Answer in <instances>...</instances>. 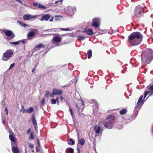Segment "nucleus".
Returning <instances> with one entry per match:
<instances>
[{
    "label": "nucleus",
    "mask_w": 153,
    "mask_h": 153,
    "mask_svg": "<svg viewBox=\"0 0 153 153\" xmlns=\"http://www.w3.org/2000/svg\"><path fill=\"white\" fill-rule=\"evenodd\" d=\"M8 113V110H7V111H6V113L7 114Z\"/></svg>",
    "instance_id": "61"
},
{
    "label": "nucleus",
    "mask_w": 153,
    "mask_h": 153,
    "mask_svg": "<svg viewBox=\"0 0 153 153\" xmlns=\"http://www.w3.org/2000/svg\"><path fill=\"white\" fill-rule=\"evenodd\" d=\"M69 141L71 142V145H73L75 143V141L73 139L71 138L70 139Z\"/></svg>",
    "instance_id": "36"
},
{
    "label": "nucleus",
    "mask_w": 153,
    "mask_h": 153,
    "mask_svg": "<svg viewBox=\"0 0 153 153\" xmlns=\"http://www.w3.org/2000/svg\"><path fill=\"white\" fill-rule=\"evenodd\" d=\"M4 103V102H3V101L2 100L1 102V103L2 104V103L3 104V103Z\"/></svg>",
    "instance_id": "62"
},
{
    "label": "nucleus",
    "mask_w": 153,
    "mask_h": 153,
    "mask_svg": "<svg viewBox=\"0 0 153 153\" xmlns=\"http://www.w3.org/2000/svg\"><path fill=\"white\" fill-rule=\"evenodd\" d=\"M88 58L90 59L92 56V51L91 49H89L87 51Z\"/></svg>",
    "instance_id": "24"
},
{
    "label": "nucleus",
    "mask_w": 153,
    "mask_h": 153,
    "mask_svg": "<svg viewBox=\"0 0 153 153\" xmlns=\"http://www.w3.org/2000/svg\"><path fill=\"white\" fill-rule=\"evenodd\" d=\"M35 70V67H34L32 69V71L33 72V73H34Z\"/></svg>",
    "instance_id": "50"
},
{
    "label": "nucleus",
    "mask_w": 153,
    "mask_h": 153,
    "mask_svg": "<svg viewBox=\"0 0 153 153\" xmlns=\"http://www.w3.org/2000/svg\"><path fill=\"white\" fill-rule=\"evenodd\" d=\"M10 44L11 45H17L19 44V42L18 41L15 42H10Z\"/></svg>",
    "instance_id": "33"
},
{
    "label": "nucleus",
    "mask_w": 153,
    "mask_h": 153,
    "mask_svg": "<svg viewBox=\"0 0 153 153\" xmlns=\"http://www.w3.org/2000/svg\"><path fill=\"white\" fill-rule=\"evenodd\" d=\"M76 105L77 108L79 107L78 105L76 103Z\"/></svg>",
    "instance_id": "60"
},
{
    "label": "nucleus",
    "mask_w": 153,
    "mask_h": 153,
    "mask_svg": "<svg viewBox=\"0 0 153 153\" xmlns=\"http://www.w3.org/2000/svg\"><path fill=\"white\" fill-rule=\"evenodd\" d=\"M5 111H7V108H6L5 109Z\"/></svg>",
    "instance_id": "64"
},
{
    "label": "nucleus",
    "mask_w": 153,
    "mask_h": 153,
    "mask_svg": "<svg viewBox=\"0 0 153 153\" xmlns=\"http://www.w3.org/2000/svg\"><path fill=\"white\" fill-rule=\"evenodd\" d=\"M10 140L11 141V145L14 144H16V139L14 136L12 134H10L9 136Z\"/></svg>",
    "instance_id": "20"
},
{
    "label": "nucleus",
    "mask_w": 153,
    "mask_h": 153,
    "mask_svg": "<svg viewBox=\"0 0 153 153\" xmlns=\"http://www.w3.org/2000/svg\"><path fill=\"white\" fill-rule=\"evenodd\" d=\"M53 92L55 94V95H62V91L60 90L54 88L52 90Z\"/></svg>",
    "instance_id": "19"
},
{
    "label": "nucleus",
    "mask_w": 153,
    "mask_h": 153,
    "mask_svg": "<svg viewBox=\"0 0 153 153\" xmlns=\"http://www.w3.org/2000/svg\"><path fill=\"white\" fill-rule=\"evenodd\" d=\"M40 146H37L36 147V151L37 152H39L40 151V150L39 149V147Z\"/></svg>",
    "instance_id": "43"
},
{
    "label": "nucleus",
    "mask_w": 153,
    "mask_h": 153,
    "mask_svg": "<svg viewBox=\"0 0 153 153\" xmlns=\"http://www.w3.org/2000/svg\"><path fill=\"white\" fill-rule=\"evenodd\" d=\"M53 17H52L50 19V22H52L53 20Z\"/></svg>",
    "instance_id": "55"
},
{
    "label": "nucleus",
    "mask_w": 153,
    "mask_h": 153,
    "mask_svg": "<svg viewBox=\"0 0 153 153\" xmlns=\"http://www.w3.org/2000/svg\"><path fill=\"white\" fill-rule=\"evenodd\" d=\"M149 93V91H146L144 92V99L146 97V96Z\"/></svg>",
    "instance_id": "37"
},
{
    "label": "nucleus",
    "mask_w": 153,
    "mask_h": 153,
    "mask_svg": "<svg viewBox=\"0 0 153 153\" xmlns=\"http://www.w3.org/2000/svg\"><path fill=\"white\" fill-rule=\"evenodd\" d=\"M36 131L37 132L38 131V127L37 125L34 126Z\"/></svg>",
    "instance_id": "46"
},
{
    "label": "nucleus",
    "mask_w": 153,
    "mask_h": 153,
    "mask_svg": "<svg viewBox=\"0 0 153 153\" xmlns=\"http://www.w3.org/2000/svg\"><path fill=\"white\" fill-rule=\"evenodd\" d=\"M18 1L21 4H23L22 2L20 0H18Z\"/></svg>",
    "instance_id": "53"
},
{
    "label": "nucleus",
    "mask_w": 153,
    "mask_h": 153,
    "mask_svg": "<svg viewBox=\"0 0 153 153\" xmlns=\"http://www.w3.org/2000/svg\"><path fill=\"white\" fill-rule=\"evenodd\" d=\"M32 122L33 123V126H36V125H37V123L36 122V120L35 117V115L34 114H33L32 116Z\"/></svg>",
    "instance_id": "22"
},
{
    "label": "nucleus",
    "mask_w": 153,
    "mask_h": 153,
    "mask_svg": "<svg viewBox=\"0 0 153 153\" xmlns=\"http://www.w3.org/2000/svg\"><path fill=\"white\" fill-rule=\"evenodd\" d=\"M45 104V98H44L43 100L41 101V104L42 105H44Z\"/></svg>",
    "instance_id": "40"
},
{
    "label": "nucleus",
    "mask_w": 153,
    "mask_h": 153,
    "mask_svg": "<svg viewBox=\"0 0 153 153\" xmlns=\"http://www.w3.org/2000/svg\"><path fill=\"white\" fill-rule=\"evenodd\" d=\"M78 143L81 145H83L85 144V140L84 138H81L78 140Z\"/></svg>",
    "instance_id": "27"
},
{
    "label": "nucleus",
    "mask_w": 153,
    "mask_h": 153,
    "mask_svg": "<svg viewBox=\"0 0 153 153\" xmlns=\"http://www.w3.org/2000/svg\"><path fill=\"white\" fill-rule=\"evenodd\" d=\"M153 58V51L150 48L147 49L142 51L141 59L142 63L146 65L149 64Z\"/></svg>",
    "instance_id": "1"
},
{
    "label": "nucleus",
    "mask_w": 153,
    "mask_h": 153,
    "mask_svg": "<svg viewBox=\"0 0 153 153\" xmlns=\"http://www.w3.org/2000/svg\"><path fill=\"white\" fill-rule=\"evenodd\" d=\"M22 110H23L24 109H25L24 108V105H22Z\"/></svg>",
    "instance_id": "56"
},
{
    "label": "nucleus",
    "mask_w": 153,
    "mask_h": 153,
    "mask_svg": "<svg viewBox=\"0 0 153 153\" xmlns=\"http://www.w3.org/2000/svg\"><path fill=\"white\" fill-rule=\"evenodd\" d=\"M69 111L70 112L71 115L72 117V119H73V120L74 121V117L73 112V111L72 109L71 108V107L69 108Z\"/></svg>",
    "instance_id": "32"
},
{
    "label": "nucleus",
    "mask_w": 153,
    "mask_h": 153,
    "mask_svg": "<svg viewBox=\"0 0 153 153\" xmlns=\"http://www.w3.org/2000/svg\"><path fill=\"white\" fill-rule=\"evenodd\" d=\"M29 147L32 149L33 148V144H30L29 145Z\"/></svg>",
    "instance_id": "48"
},
{
    "label": "nucleus",
    "mask_w": 153,
    "mask_h": 153,
    "mask_svg": "<svg viewBox=\"0 0 153 153\" xmlns=\"http://www.w3.org/2000/svg\"><path fill=\"white\" fill-rule=\"evenodd\" d=\"M17 22L19 25L23 27H25L27 26L26 24L20 21H17Z\"/></svg>",
    "instance_id": "25"
},
{
    "label": "nucleus",
    "mask_w": 153,
    "mask_h": 153,
    "mask_svg": "<svg viewBox=\"0 0 153 153\" xmlns=\"http://www.w3.org/2000/svg\"><path fill=\"white\" fill-rule=\"evenodd\" d=\"M31 129L30 128H29L27 131V134H29L31 132Z\"/></svg>",
    "instance_id": "45"
},
{
    "label": "nucleus",
    "mask_w": 153,
    "mask_h": 153,
    "mask_svg": "<svg viewBox=\"0 0 153 153\" xmlns=\"http://www.w3.org/2000/svg\"><path fill=\"white\" fill-rule=\"evenodd\" d=\"M147 89L150 90L151 92L149 96H152L153 95V85L149 87H147Z\"/></svg>",
    "instance_id": "23"
},
{
    "label": "nucleus",
    "mask_w": 153,
    "mask_h": 153,
    "mask_svg": "<svg viewBox=\"0 0 153 153\" xmlns=\"http://www.w3.org/2000/svg\"><path fill=\"white\" fill-rule=\"evenodd\" d=\"M141 38H137L131 37L129 36L128 37V41L132 45L136 46L140 44L142 41Z\"/></svg>",
    "instance_id": "4"
},
{
    "label": "nucleus",
    "mask_w": 153,
    "mask_h": 153,
    "mask_svg": "<svg viewBox=\"0 0 153 153\" xmlns=\"http://www.w3.org/2000/svg\"><path fill=\"white\" fill-rule=\"evenodd\" d=\"M134 14L137 17L140 18L143 16V9L141 6L138 5L136 7Z\"/></svg>",
    "instance_id": "3"
},
{
    "label": "nucleus",
    "mask_w": 153,
    "mask_h": 153,
    "mask_svg": "<svg viewBox=\"0 0 153 153\" xmlns=\"http://www.w3.org/2000/svg\"><path fill=\"white\" fill-rule=\"evenodd\" d=\"M33 134V132L32 131L31 133L30 134V136L29 137V139L30 140H33L34 139Z\"/></svg>",
    "instance_id": "34"
},
{
    "label": "nucleus",
    "mask_w": 153,
    "mask_h": 153,
    "mask_svg": "<svg viewBox=\"0 0 153 153\" xmlns=\"http://www.w3.org/2000/svg\"><path fill=\"white\" fill-rule=\"evenodd\" d=\"M14 52V50L12 49L7 50L3 54V60L6 61L12 57Z\"/></svg>",
    "instance_id": "5"
},
{
    "label": "nucleus",
    "mask_w": 153,
    "mask_h": 153,
    "mask_svg": "<svg viewBox=\"0 0 153 153\" xmlns=\"http://www.w3.org/2000/svg\"><path fill=\"white\" fill-rule=\"evenodd\" d=\"M60 98L61 100H63L64 99V98L62 96H60Z\"/></svg>",
    "instance_id": "49"
},
{
    "label": "nucleus",
    "mask_w": 153,
    "mask_h": 153,
    "mask_svg": "<svg viewBox=\"0 0 153 153\" xmlns=\"http://www.w3.org/2000/svg\"><path fill=\"white\" fill-rule=\"evenodd\" d=\"M97 31L98 33L100 34H102L103 33H105L108 32L110 34H112L113 33L114 31L116 32L117 31H118L117 29L115 30L114 31L113 30V29H97Z\"/></svg>",
    "instance_id": "6"
},
{
    "label": "nucleus",
    "mask_w": 153,
    "mask_h": 153,
    "mask_svg": "<svg viewBox=\"0 0 153 153\" xmlns=\"http://www.w3.org/2000/svg\"><path fill=\"white\" fill-rule=\"evenodd\" d=\"M4 33L7 36L10 37L12 38H13L15 36V34L11 30H6L4 31Z\"/></svg>",
    "instance_id": "10"
},
{
    "label": "nucleus",
    "mask_w": 153,
    "mask_h": 153,
    "mask_svg": "<svg viewBox=\"0 0 153 153\" xmlns=\"http://www.w3.org/2000/svg\"><path fill=\"white\" fill-rule=\"evenodd\" d=\"M68 144H69V145H70L71 144V143H70V142H68Z\"/></svg>",
    "instance_id": "63"
},
{
    "label": "nucleus",
    "mask_w": 153,
    "mask_h": 153,
    "mask_svg": "<svg viewBox=\"0 0 153 153\" xmlns=\"http://www.w3.org/2000/svg\"><path fill=\"white\" fill-rule=\"evenodd\" d=\"M37 16H32L30 14H25L23 16V18L24 20H28L35 18Z\"/></svg>",
    "instance_id": "11"
},
{
    "label": "nucleus",
    "mask_w": 153,
    "mask_h": 153,
    "mask_svg": "<svg viewBox=\"0 0 153 153\" xmlns=\"http://www.w3.org/2000/svg\"><path fill=\"white\" fill-rule=\"evenodd\" d=\"M56 101V102L59 101V98L58 97H57L56 99H55Z\"/></svg>",
    "instance_id": "54"
},
{
    "label": "nucleus",
    "mask_w": 153,
    "mask_h": 153,
    "mask_svg": "<svg viewBox=\"0 0 153 153\" xmlns=\"http://www.w3.org/2000/svg\"><path fill=\"white\" fill-rule=\"evenodd\" d=\"M107 119H110L109 121H103L101 123L105 128L111 129L112 128L114 124L115 121V117L114 115H110L108 116Z\"/></svg>",
    "instance_id": "2"
},
{
    "label": "nucleus",
    "mask_w": 153,
    "mask_h": 153,
    "mask_svg": "<svg viewBox=\"0 0 153 153\" xmlns=\"http://www.w3.org/2000/svg\"><path fill=\"white\" fill-rule=\"evenodd\" d=\"M27 41V39H23L21 40H19V44L20 43H22L23 44L25 43Z\"/></svg>",
    "instance_id": "30"
},
{
    "label": "nucleus",
    "mask_w": 153,
    "mask_h": 153,
    "mask_svg": "<svg viewBox=\"0 0 153 153\" xmlns=\"http://www.w3.org/2000/svg\"><path fill=\"white\" fill-rule=\"evenodd\" d=\"M143 97V95H141L140 96V97L139 99V100L138 101V102H137V104H138L139 103H140V102H141V101L142 100Z\"/></svg>",
    "instance_id": "35"
},
{
    "label": "nucleus",
    "mask_w": 153,
    "mask_h": 153,
    "mask_svg": "<svg viewBox=\"0 0 153 153\" xmlns=\"http://www.w3.org/2000/svg\"><path fill=\"white\" fill-rule=\"evenodd\" d=\"M15 65V63H13L12 64H11L10 65V67L8 69L9 70H10L13 68Z\"/></svg>",
    "instance_id": "38"
},
{
    "label": "nucleus",
    "mask_w": 153,
    "mask_h": 153,
    "mask_svg": "<svg viewBox=\"0 0 153 153\" xmlns=\"http://www.w3.org/2000/svg\"><path fill=\"white\" fill-rule=\"evenodd\" d=\"M127 111V110L126 109H123L120 111L119 113L120 114L123 115L126 114Z\"/></svg>",
    "instance_id": "28"
},
{
    "label": "nucleus",
    "mask_w": 153,
    "mask_h": 153,
    "mask_svg": "<svg viewBox=\"0 0 153 153\" xmlns=\"http://www.w3.org/2000/svg\"><path fill=\"white\" fill-rule=\"evenodd\" d=\"M84 31L82 32L83 33H85L86 34L92 36L94 34H95L93 32V29H84Z\"/></svg>",
    "instance_id": "18"
},
{
    "label": "nucleus",
    "mask_w": 153,
    "mask_h": 153,
    "mask_svg": "<svg viewBox=\"0 0 153 153\" xmlns=\"http://www.w3.org/2000/svg\"><path fill=\"white\" fill-rule=\"evenodd\" d=\"M12 150L13 153H20V151L17 147L16 144L11 145Z\"/></svg>",
    "instance_id": "13"
},
{
    "label": "nucleus",
    "mask_w": 153,
    "mask_h": 153,
    "mask_svg": "<svg viewBox=\"0 0 153 153\" xmlns=\"http://www.w3.org/2000/svg\"><path fill=\"white\" fill-rule=\"evenodd\" d=\"M125 73V71H121V73Z\"/></svg>",
    "instance_id": "59"
},
{
    "label": "nucleus",
    "mask_w": 153,
    "mask_h": 153,
    "mask_svg": "<svg viewBox=\"0 0 153 153\" xmlns=\"http://www.w3.org/2000/svg\"><path fill=\"white\" fill-rule=\"evenodd\" d=\"M37 144H38L37 146H40V144L39 143V141L38 140H37Z\"/></svg>",
    "instance_id": "51"
},
{
    "label": "nucleus",
    "mask_w": 153,
    "mask_h": 153,
    "mask_svg": "<svg viewBox=\"0 0 153 153\" xmlns=\"http://www.w3.org/2000/svg\"><path fill=\"white\" fill-rule=\"evenodd\" d=\"M66 153H74V150L71 148H68L66 149Z\"/></svg>",
    "instance_id": "26"
},
{
    "label": "nucleus",
    "mask_w": 153,
    "mask_h": 153,
    "mask_svg": "<svg viewBox=\"0 0 153 153\" xmlns=\"http://www.w3.org/2000/svg\"><path fill=\"white\" fill-rule=\"evenodd\" d=\"M77 110L78 111H79V108L78 107L77 108Z\"/></svg>",
    "instance_id": "57"
},
{
    "label": "nucleus",
    "mask_w": 153,
    "mask_h": 153,
    "mask_svg": "<svg viewBox=\"0 0 153 153\" xmlns=\"http://www.w3.org/2000/svg\"><path fill=\"white\" fill-rule=\"evenodd\" d=\"M76 149L78 153H80V150L79 148V146H77L76 148Z\"/></svg>",
    "instance_id": "47"
},
{
    "label": "nucleus",
    "mask_w": 153,
    "mask_h": 153,
    "mask_svg": "<svg viewBox=\"0 0 153 153\" xmlns=\"http://www.w3.org/2000/svg\"><path fill=\"white\" fill-rule=\"evenodd\" d=\"M45 45H42V44L40 43L35 47L34 48L35 51H37L39 50L42 48H45Z\"/></svg>",
    "instance_id": "21"
},
{
    "label": "nucleus",
    "mask_w": 153,
    "mask_h": 153,
    "mask_svg": "<svg viewBox=\"0 0 153 153\" xmlns=\"http://www.w3.org/2000/svg\"><path fill=\"white\" fill-rule=\"evenodd\" d=\"M35 36V33L34 31L32 30H31L27 35V39H31Z\"/></svg>",
    "instance_id": "14"
},
{
    "label": "nucleus",
    "mask_w": 153,
    "mask_h": 153,
    "mask_svg": "<svg viewBox=\"0 0 153 153\" xmlns=\"http://www.w3.org/2000/svg\"><path fill=\"white\" fill-rule=\"evenodd\" d=\"M92 25L94 27L97 28L99 27L100 25V19L95 18L92 20Z\"/></svg>",
    "instance_id": "8"
},
{
    "label": "nucleus",
    "mask_w": 153,
    "mask_h": 153,
    "mask_svg": "<svg viewBox=\"0 0 153 153\" xmlns=\"http://www.w3.org/2000/svg\"><path fill=\"white\" fill-rule=\"evenodd\" d=\"M21 112H22L23 113H25L26 112L27 113V109H24L23 110L21 109L20 110Z\"/></svg>",
    "instance_id": "41"
},
{
    "label": "nucleus",
    "mask_w": 153,
    "mask_h": 153,
    "mask_svg": "<svg viewBox=\"0 0 153 153\" xmlns=\"http://www.w3.org/2000/svg\"><path fill=\"white\" fill-rule=\"evenodd\" d=\"M129 36L132 37L143 39L142 35L138 32H135L132 33Z\"/></svg>",
    "instance_id": "9"
},
{
    "label": "nucleus",
    "mask_w": 153,
    "mask_h": 153,
    "mask_svg": "<svg viewBox=\"0 0 153 153\" xmlns=\"http://www.w3.org/2000/svg\"><path fill=\"white\" fill-rule=\"evenodd\" d=\"M61 41V38L59 35L53 36L52 40V43L57 46L59 45V43Z\"/></svg>",
    "instance_id": "7"
},
{
    "label": "nucleus",
    "mask_w": 153,
    "mask_h": 153,
    "mask_svg": "<svg viewBox=\"0 0 153 153\" xmlns=\"http://www.w3.org/2000/svg\"><path fill=\"white\" fill-rule=\"evenodd\" d=\"M77 37H78V39L79 40H83L85 38V36L81 35H78Z\"/></svg>",
    "instance_id": "29"
},
{
    "label": "nucleus",
    "mask_w": 153,
    "mask_h": 153,
    "mask_svg": "<svg viewBox=\"0 0 153 153\" xmlns=\"http://www.w3.org/2000/svg\"><path fill=\"white\" fill-rule=\"evenodd\" d=\"M34 109L33 108L31 107L27 109V113L30 114L34 111Z\"/></svg>",
    "instance_id": "31"
},
{
    "label": "nucleus",
    "mask_w": 153,
    "mask_h": 153,
    "mask_svg": "<svg viewBox=\"0 0 153 153\" xmlns=\"http://www.w3.org/2000/svg\"><path fill=\"white\" fill-rule=\"evenodd\" d=\"M149 97H148L147 98L146 100H142L141 101L140 103H139L138 104H137V105H136L135 108V109H138L139 110L140 108H141L142 105H143L145 101L148 99Z\"/></svg>",
    "instance_id": "12"
},
{
    "label": "nucleus",
    "mask_w": 153,
    "mask_h": 153,
    "mask_svg": "<svg viewBox=\"0 0 153 153\" xmlns=\"http://www.w3.org/2000/svg\"><path fill=\"white\" fill-rule=\"evenodd\" d=\"M56 102H57V105H59V101H57Z\"/></svg>",
    "instance_id": "58"
},
{
    "label": "nucleus",
    "mask_w": 153,
    "mask_h": 153,
    "mask_svg": "<svg viewBox=\"0 0 153 153\" xmlns=\"http://www.w3.org/2000/svg\"><path fill=\"white\" fill-rule=\"evenodd\" d=\"M51 16L49 14H46L43 15L42 17L40 19V20L41 21H48L50 18Z\"/></svg>",
    "instance_id": "17"
},
{
    "label": "nucleus",
    "mask_w": 153,
    "mask_h": 153,
    "mask_svg": "<svg viewBox=\"0 0 153 153\" xmlns=\"http://www.w3.org/2000/svg\"><path fill=\"white\" fill-rule=\"evenodd\" d=\"M61 30H65V31H67V30H69V31H71V30L72 29H61Z\"/></svg>",
    "instance_id": "52"
},
{
    "label": "nucleus",
    "mask_w": 153,
    "mask_h": 153,
    "mask_svg": "<svg viewBox=\"0 0 153 153\" xmlns=\"http://www.w3.org/2000/svg\"><path fill=\"white\" fill-rule=\"evenodd\" d=\"M54 95H55L54 93V92H53V91H52V93L50 94V97H53Z\"/></svg>",
    "instance_id": "44"
},
{
    "label": "nucleus",
    "mask_w": 153,
    "mask_h": 153,
    "mask_svg": "<svg viewBox=\"0 0 153 153\" xmlns=\"http://www.w3.org/2000/svg\"><path fill=\"white\" fill-rule=\"evenodd\" d=\"M33 6L35 7L37 6V8H41V9L45 10L46 8V7L44 6L40 3L38 4L37 2L33 3Z\"/></svg>",
    "instance_id": "15"
},
{
    "label": "nucleus",
    "mask_w": 153,
    "mask_h": 153,
    "mask_svg": "<svg viewBox=\"0 0 153 153\" xmlns=\"http://www.w3.org/2000/svg\"><path fill=\"white\" fill-rule=\"evenodd\" d=\"M56 102V100L54 99H52L51 100V103L52 104H55Z\"/></svg>",
    "instance_id": "39"
},
{
    "label": "nucleus",
    "mask_w": 153,
    "mask_h": 153,
    "mask_svg": "<svg viewBox=\"0 0 153 153\" xmlns=\"http://www.w3.org/2000/svg\"><path fill=\"white\" fill-rule=\"evenodd\" d=\"M100 123H99L98 124V126H95L94 127V130L96 134L99 133L100 131V127L101 126L100 125Z\"/></svg>",
    "instance_id": "16"
},
{
    "label": "nucleus",
    "mask_w": 153,
    "mask_h": 153,
    "mask_svg": "<svg viewBox=\"0 0 153 153\" xmlns=\"http://www.w3.org/2000/svg\"><path fill=\"white\" fill-rule=\"evenodd\" d=\"M49 94H50V91H47L46 92V94L45 95V97H47L48 95Z\"/></svg>",
    "instance_id": "42"
}]
</instances>
